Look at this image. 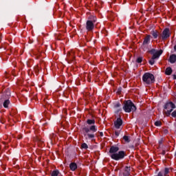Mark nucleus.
I'll list each match as a JSON object with an SVG mask.
<instances>
[{
	"mask_svg": "<svg viewBox=\"0 0 176 176\" xmlns=\"http://www.w3.org/2000/svg\"><path fill=\"white\" fill-rule=\"evenodd\" d=\"M122 111V109H120L118 110V111Z\"/></svg>",
	"mask_w": 176,
	"mask_h": 176,
	"instance_id": "4c0bfd02",
	"label": "nucleus"
},
{
	"mask_svg": "<svg viewBox=\"0 0 176 176\" xmlns=\"http://www.w3.org/2000/svg\"><path fill=\"white\" fill-rule=\"evenodd\" d=\"M150 42H151V35L146 34L144 38L143 43H142V47L144 51H145V48L144 47H145V46H148Z\"/></svg>",
	"mask_w": 176,
	"mask_h": 176,
	"instance_id": "0eeeda50",
	"label": "nucleus"
},
{
	"mask_svg": "<svg viewBox=\"0 0 176 176\" xmlns=\"http://www.w3.org/2000/svg\"><path fill=\"white\" fill-rule=\"evenodd\" d=\"M124 156H126V153L123 151L110 155V157H111L113 160H120L124 159Z\"/></svg>",
	"mask_w": 176,
	"mask_h": 176,
	"instance_id": "39448f33",
	"label": "nucleus"
},
{
	"mask_svg": "<svg viewBox=\"0 0 176 176\" xmlns=\"http://www.w3.org/2000/svg\"><path fill=\"white\" fill-rule=\"evenodd\" d=\"M21 138H23V136L22 135H19V140H21Z\"/></svg>",
	"mask_w": 176,
	"mask_h": 176,
	"instance_id": "473e14b6",
	"label": "nucleus"
},
{
	"mask_svg": "<svg viewBox=\"0 0 176 176\" xmlns=\"http://www.w3.org/2000/svg\"><path fill=\"white\" fill-rule=\"evenodd\" d=\"M162 54H163V50H160L156 52L155 53H154L152 57L154 59L159 58V57H160V55Z\"/></svg>",
	"mask_w": 176,
	"mask_h": 176,
	"instance_id": "9b49d317",
	"label": "nucleus"
},
{
	"mask_svg": "<svg viewBox=\"0 0 176 176\" xmlns=\"http://www.w3.org/2000/svg\"><path fill=\"white\" fill-rule=\"evenodd\" d=\"M123 109L127 113L135 112V111H137V107H135V105H134V103H133L131 100H126L124 102Z\"/></svg>",
	"mask_w": 176,
	"mask_h": 176,
	"instance_id": "7ed1b4c3",
	"label": "nucleus"
},
{
	"mask_svg": "<svg viewBox=\"0 0 176 176\" xmlns=\"http://www.w3.org/2000/svg\"><path fill=\"white\" fill-rule=\"evenodd\" d=\"M100 137H102V135H104V133H102V132H100Z\"/></svg>",
	"mask_w": 176,
	"mask_h": 176,
	"instance_id": "2f4dec72",
	"label": "nucleus"
},
{
	"mask_svg": "<svg viewBox=\"0 0 176 176\" xmlns=\"http://www.w3.org/2000/svg\"><path fill=\"white\" fill-rule=\"evenodd\" d=\"M142 80L144 85H152L155 83V76L151 73H145L142 76Z\"/></svg>",
	"mask_w": 176,
	"mask_h": 176,
	"instance_id": "20e7f679",
	"label": "nucleus"
},
{
	"mask_svg": "<svg viewBox=\"0 0 176 176\" xmlns=\"http://www.w3.org/2000/svg\"><path fill=\"white\" fill-rule=\"evenodd\" d=\"M155 126H162V122H160V121H156V122H155Z\"/></svg>",
	"mask_w": 176,
	"mask_h": 176,
	"instance_id": "393cba45",
	"label": "nucleus"
},
{
	"mask_svg": "<svg viewBox=\"0 0 176 176\" xmlns=\"http://www.w3.org/2000/svg\"><path fill=\"white\" fill-rule=\"evenodd\" d=\"M150 52V53H151V54H153V53H155V50H150L149 51Z\"/></svg>",
	"mask_w": 176,
	"mask_h": 176,
	"instance_id": "c756f323",
	"label": "nucleus"
},
{
	"mask_svg": "<svg viewBox=\"0 0 176 176\" xmlns=\"http://www.w3.org/2000/svg\"><path fill=\"white\" fill-rule=\"evenodd\" d=\"M118 151L119 147L113 146L109 149V153H111V155H113V153H116V152H118Z\"/></svg>",
	"mask_w": 176,
	"mask_h": 176,
	"instance_id": "f8f14e48",
	"label": "nucleus"
},
{
	"mask_svg": "<svg viewBox=\"0 0 176 176\" xmlns=\"http://www.w3.org/2000/svg\"><path fill=\"white\" fill-rule=\"evenodd\" d=\"M169 62H170L171 64H174V63L176 62V55L175 54H172L169 57Z\"/></svg>",
	"mask_w": 176,
	"mask_h": 176,
	"instance_id": "ddd939ff",
	"label": "nucleus"
},
{
	"mask_svg": "<svg viewBox=\"0 0 176 176\" xmlns=\"http://www.w3.org/2000/svg\"><path fill=\"white\" fill-rule=\"evenodd\" d=\"M88 82H90V79L88 80Z\"/></svg>",
	"mask_w": 176,
	"mask_h": 176,
	"instance_id": "58836bf2",
	"label": "nucleus"
},
{
	"mask_svg": "<svg viewBox=\"0 0 176 176\" xmlns=\"http://www.w3.org/2000/svg\"><path fill=\"white\" fill-rule=\"evenodd\" d=\"M174 79H176V76H174Z\"/></svg>",
	"mask_w": 176,
	"mask_h": 176,
	"instance_id": "e433bc0d",
	"label": "nucleus"
},
{
	"mask_svg": "<svg viewBox=\"0 0 176 176\" xmlns=\"http://www.w3.org/2000/svg\"><path fill=\"white\" fill-rule=\"evenodd\" d=\"M162 155H166V151L163 150L162 152Z\"/></svg>",
	"mask_w": 176,
	"mask_h": 176,
	"instance_id": "7c9ffc66",
	"label": "nucleus"
},
{
	"mask_svg": "<svg viewBox=\"0 0 176 176\" xmlns=\"http://www.w3.org/2000/svg\"><path fill=\"white\" fill-rule=\"evenodd\" d=\"M39 69H40L39 66H36L34 67V71H35L36 74H39Z\"/></svg>",
	"mask_w": 176,
	"mask_h": 176,
	"instance_id": "b1692460",
	"label": "nucleus"
},
{
	"mask_svg": "<svg viewBox=\"0 0 176 176\" xmlns=\"http://www.w3.org/2000/svg\"><path fill=\"white\" fill-rule=\"evenodd\" d=\"M67 56L69 58L73 59L75 58V55L74 51L69 52L67 54Z\"/></svg>",
	"mask_w": 176,
	"mask_h": 176,
	"instance_id": "f3484780",
	"label": "nucleus"
},
{
	"mask_svg": "<svg viewBox=\"0 0 176 176\" xmlns=\"http://www.w3.org/2000/svg\"><path fill=\"white\" fill-rule=\"evenodd\" d=\"M166 75H171L173 74V69L171 67H167L165 70Z\"/></svg>",
	"mask_w": 176,
	"mask_h": 176,
	"instance_id": "dca6fc26",
	"label": "nucleus"
},
{
	"mask_svg": "<svg viewBox=\"0 0 176 176\" xmlns=\"http://www.w3.org/2000/svg\"><path fill=\"white\" fill-rule=\"evenodd\" d=\"M69 168L70 170H72V171H75V170L78 168V165L76 164V163L72 162L69 165Z\"/></svg>",
	"mask_w": 176,
	"mask_h": 176,
	"instance_id": "4468645a",
	"label": "nucleus"
},
{
	"mask_svg": "<svg viewBox=\"0 0 176 176\" xmlns=\"http://www.w3.org/2000/svg\"><path fill=\"white\" fill-rule=\"evenodd\" d=\"M81 148H82V149H87V148H89V146H87V144L83 143V144H82V145H81Z\"/></svg>",
	"mask_w": 176,
	"mask_h": 176,
	"instance_id": "4be33fe9",
	"label": "nucleus"
},
{
	"mask_svg": "<svg viewBox=\"0 0 176 176\" xmlns=\"http://www.w3.org/2000/svg\"><path fill=\"white\" fill-rule=\"evenodd\" d=\"M123 3H126V0H124V2H123Z\"/></svg>",
	"mask_w": 176,
	"mask_h": 176,
	"instance_id": "c9c22d12",
	"label": "nucleus"
},
{
	"mask_svg": "<svg viewBox=\"0 0 176 176\" xmlns=\"http://www.w3.org/2000/svg\"><path fill=\"white\" fill-rule=\"evenodd\" d=\"M175 108V104L173 103V102L166 103L164 106V109H167L165 113H166V115H171V112H173Z\"/></svg>",
	"mask_w": 176,
	"mask_h": 176,
	"instance_id": "423d86ee",
	"label": "nucleus"
},
{
	"mask_svg": "<svg viewBox=\"0 0 176 176\" xmlns=\"http://www.w3.org/2000/svg\"><path fill=\"white\" fill-rule=\"evenodd\" d=\"M136 63H138L139 64L142 63V57H139L136 60Z\"/></svg>",
	"mask_w": 176,
	"mask_h": 176,
	"instance_id": "a878e982",
	"label": "nucleus"
},
{
	"mask_svg": "<svg viewBox=\"0 0 176 176\" xmlns=\"http://www.w3.org/2000/svg\"><path fill=\"white\" fill-rule=\"evenodd\" d=\"M122 124H123V120H122L121 118H117L114 122V126L116 129H120V127H122Z\"/></svg>",
	"mask_w": 176,
	"mask_h": 176,
	"instance_id": "9d476101",
	"label": "nucleus"
},
{
	"mask_svg": "<svg viewBox=\"0 0 176 176\" xmlns=\"http://www.w3.org/2000/svg\"><path fill=\"white\" fill-rule=\"evenodd\" d=\"M173 118H176V110L171 113Z\"/></svg>",
	"mask_w": 176,
	"mask_h": 176,
	"instance_id": "c85d7f7f",
	"label": "nucleus"
},
{
	"mask_svg": "<svg viewBox=\"0 0 176 176\" xmlns=\"http://www.w3.org/2000/svg\"><path fill=\"white\" fill-rule=\"evenodd\" d=\"M87 124H94V123H96V120H87Z\"/></svg>",
	"mask_w": 176,
	"mask_h": 176,
	"instance_id": "aec40b11",
	"label": "nucleus"
},
{
	"mask_svg": "<svg viewBox=\"0 0 176 176\" xmlns=\"http://www.w3.org/2000/svg\"><path fill=\"white\" fill-rule=\"evenodd\" d=\"M134 3L137 2V0H133Z\"/></svg>",
	"mask_w": 176,
	"mask_h": 176,
	"instance_id": "f704fd0d",
	"label": "nucleus"
},
{
	"mask_svg": "<svg viewBox=\"0 0 176 176\" xmlns=\"http://www.w3.org/2000/svg\"><path fill=\"white\" fill-rule=\"evenodd\" d=\"M114 108H116L118 109V108H120V103H116L114 105Z\"/></svg>",
	"mask_w": 176,
	"mask_h": 176,
	"instance_id": "bb28decb",
	"label": "nucleus"
},
{
	"mask_svg": "<svg viewBox=\"0 0 176 176\" xmlns=\"http://www.w3.org/2000/svg\"><path fill=\"white\" fill-rule=\"evenodd\" d=\"M9 104H10V101L9 100H6L3 104L4 108H8L9 107Z\"/></svg>",
	"mask_w": 176,
	"mask_h": 176,
	"instance_id": "a211bd4d",
	"label": "nucleus"
},
{
	"mask_svg": "<svg viewBox=\"0 0 176 176\" xmlns=\"http://www.w3.org/2000/svg\"><path fill=\"white\" fill-rule=\"evenodd\" d=\"M148 63L151 65H153V64H155V58L152 57L151 59L148 61Z\"/></svg>",
	"mask_w": 176,
	"mask_h": 176,
	"instance_id": "5701e85b",
	"label": "nucleus"
},
{
	"mask_svg": "<svg viewBox=\"0 0 176 176\" xmlns=\"http://www.w3.org/2000/svg\"><path fill=\"white\" fill-rule=\"evenodd\" d=\"M171 33H170V29L166 28L163 32H162V39H167V38H170V35Z\"/></svg>",
	"mask_w": 176,
	"mask_h": 176,
	"instance_id": "1a4fd4ad",
	"label": "nucleus"
},
{
	"mask_svg": "<svg viewBox=\"0 0 176 176\" xmlns=\"http://www.w3.org/2000/svg\"><path fill=\"white\" fill-rule=\"evenodd\" d=\"M130 171H131L130 166H125L124 170L120 173V176H130Z\"/></svg>",
	"mask_w": 176,
	"mask_h": 176,
	"instance_id": "6e6552de",
	"label": "nucleus"
},
{
	"mask_svg": "<svg viewBox=\"0 0 176 176\" xmlns=\"http://www.w3.org/2000/svg\"><path fill=\"white\" fill-rule=\"evenodd\" d=\"M118 1H120V0H118Z\"/></svg>",
	"mask_w": 176,
	"mask_h": 176,
	"instance_id": "ea45409f",
	"label": "nucleus"
},
{
	"mask_svg": "<svg viewBox=\"0 0 176 176\" xmlns=\"http://www.w3.org/2000/svg\"><path fill=\"white\" fill-rule=\"evenodd\" d=\"M83 131H84V135L86 138V140H93L96 135L93 133H90V131H92L93 133H96L97 131V128L96 127L95 125H92L89 128L85 127L83 128Z\"/></svg>",
	"mask_w": 176,
	"mask_h": 176,
	"instance_id": "f257e3e1",
	"label": "nucleus"
},
{
	"mask_svg": "<svg viewBox=\"0 0 176 176\" xmlns=\"http://www.w3.org/2000/svg\"><path fill=\"white\" fill-rule=\"evenodd\" d=\"M89 20L86 23V30L89 32L94 30V23L97 21V17L94 15L89 16Z\"/></svg>",
	"mask_w": 176,
	"mask_h": 176,
	"instance_id": "f03ea898",
	"label": "nucleus"
},
{
	"mask_svg": "<svg viewBox=\"0 0 176 176\" xmlns=\"http://www.w3.org/2000/svg\"><path fill=\"white\" fill-rule=\"evenodd\" d=\"M151 35L153 36L154 39H157V37L159 36V32H157V30H153L151 32Z\"/></svg>",
	"mask_w": 176,
	"mask_h": 176,
	"instance_id": "2eb2a0df",
	"label": "nucleus"
},
{
	"mask_svg": "<svg viewBox=\"0 0 176 176\" xmlns=\"http://www.w3.org/2000/svg\"><path fill=\"white\" fill-rule=\"evenodd\" d=\"M123 140L125 141V142H130V137L127 135H124L123 137Z\"/></svg>",
	"mask_w": 176,
	"mask_h": 176,
	"instance_id": "412c9836",
	"label": "nucleus"
},
{
	"mask_svg": "<svg viewBox=\"0 0 176 176\" xmlns=\"http://www.w3.org/2000/svg\"><path fill=\"white\" fill-rule=\"evenodd\" d=\"M59 174H60V171H58V170H55L52 171L51 176H58Z\"/></svg>",
	"mask_w": 176,
	"mask_h": 176,
	"instance_id": "6ab92c4d",
	"label": "nucleus"
},
{
	"mask_svg": "<svg viewBox=\"0 0 176 176\" xmlns=\"http://www.w3.org/2000/svg\"><path fill=\"white\" fill-rule=\"evenodd\" d=\"M169 173V169L166 168L164 170V175H166Z\"/></svg>",
	"mask_w": 176,
	"mask_h": 176,
	"instance_id": "cd10ccee",
	"label": "nucleus"
},
{
	"mask_svg": "<svg viewBox=\"0 0 176 176\" xmlns=\"http://www.w3.org/2000/svg\"><path fill=\"white\" fill-rule=\"evenodd\" d=\"M115 134H116V135H117V136L119 135V133H118V132H116Z\"/></svg>",
	"mask_w": 176,
	"mask_h": 176,
	"instance_id": "72a5a7b5",
	"label": "nucleus"
}]
</instances>
